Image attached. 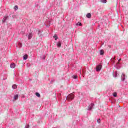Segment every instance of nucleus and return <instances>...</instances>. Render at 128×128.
<instances>
[{"mask_svg":"<svg viewBox=\"0 0 128 128\" xmlns=\"http://www.w3.org/2000/svg\"><path fill=\"white\" fill-rule=\"evenodd\" d=\"M61 46H62V43L60 42H58V43L57 44V46L58 48H60Z\"/></svg>","mask_w":128,"mask_h":128,"instance_id":"nucleus-11","label":"nucleus"},{"mask_svg":"<svg viewBox=\"0 0 128 128\" xmlns=\"http://www.w3.org/2000/svg\"><path fill=\"white\" fill-rule=\"evenodd\" d=\"M22 44L20 42L18 43V48H22Z\"/></svg>","mask_w":128,"mask_h":128,"instance_id":"nucleus-12","label":"nucleus"},{"mask_svg":"<svg viewBox=\"0 0 128 128\" xmlns=\"http://www.w3.org/2000/svg\"><path fill=\"white\" fill-rule=\"evenodd\" d=\"M40 34V30H38V34Z\"/></svg>","mask_w":128,"mask_h":128,"instance_id":"nucleus-28","label":"nucleus"},{"mask_svg":"<svg viewBox=\"0 0 128 128\" xmlns=\"http://www.w3.org/2000/svg\"><path fill=\"white\" fill-rule=\"evenodd\" d=\"M32 38V33H30L28 36V40H30Z\"/></svg>","mask_w":128,"mask_h":128,"instance_id":"nucleus-7","label":"nucleus"},{"mask_svg":"<svg viewBox=\"0 0 128 128\" xmlns=\"http://www.w3.org/2000/svg\"><path fill=\"white\" fill-rule=\"evenodd\" d=\"M86 18H92V14H90V13L87 14Z\"/></svg>","mask_w":128,"mask_h":128,"instance_id":"nucleus-8","label":"nucleus"},{"mask_svg":"<svg viewBox=\"0 0 128 128\" xmlns=\"http://www.w3.org/2000/svg\"><path fill=\"white\" fill-rule=\"evenodd\" d=\"M30 128V124H26L24 128Z\"/></svg>","mask_w":128,"mask_h":128,"instance_id":"nucleus-24","label":"nucleus"},{"mask_svg":"<svg viewBox=\"0 0 128 128\" xmlns=\"http://www.w3.org/2000/svg\"><path fill=\"white\" fill-rule=\"evenodd\" d=\"M10 66L11 68H16V64L14 63L11 64Z\"/></svg>","mask_w":128,"mask_h":128,"instance_id":"nucleus-6","label":"nucleus"},{"mask_svg":"<svg viewBox=\"0 0 128 128\" xmlns=\"http://www.w3.org/2000/svg\"><path fill=\"white\" fill-rule=\"evenodd\" d=\"M54 38V40H56L58 38V36H56V34H55L54 36H53Z\"/></svg>","mask_w":128,"mask_h":128,"instance_id":"nucleus-16","label":"nucleus"},{"mask_svg":"<svg viewBox=\"0 0 128 128\" xmlns=\"http://www.w3.org/2000/svg\"><path fill=\"white\" fill-rule=\"evenodd\" d=\"M113 96L114 98H116V96H118V94H116V92H114L113 93Z\"/></svg>","mask_w":128,"mask_h":128,"instance_id":"nucleus-18","label":"nucleus"},{"mask_svg":"<svg viewBox=\"0 0 128 128\" xmlns=\"http://www.w3.org/2000/svg\"><path fill=\"white\" fill-rule=\"evenodd\" d=\"M36 96L38 98H40V94L38 92L36 93Z\"/></svg>","mask_w":128,"mask_h":128,"instance_id":"nucleus-13","label":"nucleus"},{"mask_svg":"<svg viewBox=\"0 0 128 128\" xmlns=\"http://www.w3.org/2000/svg\"><path fill=\"white\" fill-rule=\"evenodd\" d=\"M121 80H126V74H122V76H121Z\"/></svg>","mask_w":128,"mask_h":128,"instance_id":"nucleus-5","label":"nucleus"},{"mask_svg":"<svg viewBox=\"0 0 128 128\" xmlns=\"http://www.w3.org/2000/svg\"><path fill=\"white\" fill-rule=\"evenodd\" d=\"M45 26H48V22L47 23L46 22L45 23Z\"/></svg>","mask_w":128,"mask_h":128,"instance_id":"nucleus-29","label":"nucleus"},{"mask_svg":"<svg viewBox=\"0 0 128 128\" xmlns=\"http://www.w3.org/2000/svg\"><path fill=\"white\" fill-rule=\"evenodd\" d=\"M8 16H5L2 20V22H6V20H8Z\"/></svg>","mask_w":128,"mask_h":128,"instance_id":"nucleus-4","label":"nucleus"},{"mask_svg":"<svg viewBox=\"0 0 128 128\" xmlns=\"http://www.w3.org/2000/svg\"><path fill=\"white\" fill-rule=\"evenodd\" d=\"M120 60H121V59H119L118 63L117 64H116V68H118V66L120 64Z\"/></svg>","mask_w":128,"mask_h":128,"instance_id":"nucleus-20","label":"nucleus"},{"mask_svg":"<svg viewBox=\"0 0 128 128\" xmlns=\"http://www.w3.org/2000/svg\"><path fill=\"white\" fill-rule=\"evenodd\" d=\"M42 59H43V60H45V59H46V56H42Z\"/></svg>","mask_w":128,"mask_h":128,"instance_id":"nucleus-27","label":"nucleus"},{"mask_svg":"<svg viewBox=\"0 0 128 128\" xmlns=\"http://www.w3.org/2000/svg\"><path fill=\"white\" fill-rule=\"evenodd\" d=\"M117 76H118V72L115 71L114 73V78H116Z\"/></svg>","mask_w":128,"mask_h":128,"instance_id":"nucleus-10","label":"nucleus"},{"mask_svg":"<svg viewBox=\"0 0 128 128\" xmlns=\"http://www.w3.org/2000/svg\"><path fill=\"white\" fill-rule=\"evenodd\" d=\"M104 54V50H100V54L101 56H102V54Z\"/></svg>","mask_w":128,"mask_h":128,"instance_id":"nucleus-14","label":"nucleus"},{"mask_svg":"<svg viewBox=\"0 0 128 128\" xmlns=\"http://www.w3.org/2000/svg\"><path fill=\"white\" fill-rule=\"evenodd\" d=\"M102 64H98L96 66V72H100V70H102Z\"/></svg>","mask_w":128,"mask_h":128,"instance_id":"nucleus-2","label":"nucleus"},{"mask_svg":"<svg viewBox=\"0 0 128 128\" xmlns=\"http://www.w3.org/2000/svg\"><path fill=\"white\" fill-rule=\"evenodd\" d=\"M98 122V124H100V119H98L97 120Z\"/></svg>","mask_w":128,"mask_h":128,"instance_id":"nucleus-26","label":"nucleus"},{"mask_svg":"<svg viewBox=\"0 0 128 128\" xmlns=\"http://www.w3.org/2000/svg\"><path fill=\"white\" fill-rule=\"evenodd\" d=\"M76 26H82V23L80 22H78L77 24H76Z\"/></svg>","mask_w":128,"mask_h":128,"instance_id":"nucleus-23","label":"nucleus"},{"mask_svg":"<svg viewBox=\"0 0 128 128\" xmlns=\"http://www.w3.org/2000/svg\"><path fill=\"white\" fill-rule=\"evenodd\" d=\"M14 10H18V6H14Z\"/></svg>","mask_w":128,"mask_h":128,"instance_id":"nucleus-19","label":"nucleus"},{"mask_svg":"<svg viewBox=\"0 0 128 128\" xmlns=\"http://www.w3.org/2000/svg\"><path fill=\"white\" fill-rule=\"evenodd\" d=\"M12 88H14V90H16V88H18V86H16V84H14L12 86Z\"/></svg>","mask_w":128,"mask_h":128,"instance_id":"nucleus-17","label":"nucleus"},{"mask_svg":"<svg viewBox=\"0 0 128 128\" xmlns=\"http://www.w3.org/2000/svg\"><path fill=\"white\" fill-rule=\"evenodd\" d=\"M114 58L113 59L111 60V62H114Z\"/></svg>","mask_w":128,"mask_h":128,"instance_id":"nucleus-25","label":"nucleus"},{"mask_svg":"<svg viewBox=\"0 0 128 128\" xmlns=\"http://www.w3.org/2000/svg\"><path fill=\"white\" fill-rule=\"evenodd\" d=\"M101 2H103V4H106V0H100Z\"/></svg>","mask_w":128,"mask_h":128,"instance_id":"nucleus-21","label":"nucleus"},{"mask_svg":"<svg viewBox=\"0 0 128 128\" xmlns=\"http://www.w3.org/2000/svg\"><path fill=\"white\" fill-rule=\"evenodd\" d=\"M72 78H74V79L78 78V76L77 75L73 76Z\"/></svg>","mask_w":128,"mask_h":128,"instance_id":"nucleus-22","label":"nucleus"},{"mask_svg":"<svg viewBox=\"0 0 128 128\" xmlns=\"http://www.w3.org/2000/svg\"><path fill=\"white\" fill-rule=\"evenodd\" d=\"M24 60H28V55L25 54L24 56L23 57Z\"/></svg>","mask_w":128,"mask_h":128,"instance_id":"nucleus-15","label":"nucleus"},{"mask_svg":"<svg viewBox=\"0 0 128 128\" xmlns=\"http://www.w3.org/2000/svg\"><path fill=\"white\" fill-rule=\"evenodd\" d=\"M18 98V94H16L14 96V100H16Z\"/></svg>","mask_w":128,"mask_h":128,"instance_id":"nucleus-9","label":"nucleus"},{"mask_svg":"<svg viewBox=\"0 0 128 128\" xmlns=\"http://www.w3.org/2000/svg\"><path fill=\"white\" fill-rule=\"evenodd\" d=\"M94 106V103H92L90 105L88 106V110H90L92 108V107Z\"/></svg>","mask_w":128,"mask_h":128,"instance_id":"nucleus-3","label":"nucleus"},{"mask_svg":"<svg viewBox=\"0 0 128 128\" xmlns=\"http://www.w3.org/2000/svg\"><path fill=\"white\" fill-rule=\"evenodd\" d=\"M74 98V94H68L66 98L68 102H70V100H72Z\"/></svg>","mask_w":128,"mask_h":128,"instance_id":"nucleus-1","label":"nucleus"}]
</instances>
